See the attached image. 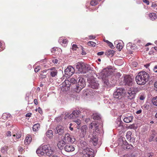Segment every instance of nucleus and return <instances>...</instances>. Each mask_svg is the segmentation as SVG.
<instances>
[{
    "label": "nucleus",
    "instance_id": "obj_44",
    "mask_svg": "<svg viewBox=\"0 0 157 157\" xmlns=\"http://www.w3.org/2000/svg\"><path fill=\"white\" fill-rule=\"evenodd\" d=\"M40 77L42 78H46V74H43V73H40Z\"/></svg>",
    "mask_w": 157,
    "mask_h": 157
},
{
    "label": "nucleus",
    "instance_id": "obj_7",
    "mask_svg": "<svg viewBox=\"0 0 157 157\" xmlns=\"http://www.w3.org/2000/svg\"><path fill=\"white\" fill-rule=\"evenodd\" d=\"M78 84H75L72 87L73 90L77 93L79 92L80 90L86 86L85 81L82 77H79Z\"/></svg>",
    "mask_w": 157,
    "mask_h": 157
},
{
    "label": "nucleus",
    "instance_id": "obj_3",
    "mask_svg": "<svg viewBox=\"0 0 157 157\" xmlns=\"http://www.w3.org/2000/svg\"><path fill=\"white\" fill-rule=\"evenodd\" d=\"M125 91L124 89L122 88H118L116 91H115L113 94L114 98L117 99L118 102H121L122 105H124L126 101L124 98V95Z\"/></svg>",
    "mask_w": 157,
    "mask_h": 157
},
{
    "label": "nucleus",
    "instance_id": "obj_24",
    "mask_svg": "<svg viewBox=\"0 0 157 157\" xmlns=\"http://www.w3.org/2000/svg\"><path fill=\"white\" fill-rule=\"evenodd\" d=\"M84 71L83 74L86 73L88 71L91 70V66L90 65L85 64L84 63Z\"/></svg>",
    "mask_w": 157,
    "mask_h": 157
},
{
    "label": "nucleus",
    "instance_id": "obj_35",
    "mask_svg": "<svg viewBox=\"0 0 157 157\" xmlns=\"http://www.w3.org/2000/svg\"><path fill=\"white\" fill-rule=\"evenodd\" d=\"M151 101L154 105L157 106V96L153 98L151 100Z\"/></svg>",
    "mask_w": 157,
    "mask_h": 157
},
{
    "label": "nucleus",
    "instance_id": "obj_23",
    "mask_svg": "<svg viewBox=\"0 0 157 157\" xmlns=\"http://www.w3.org/2000/svg\"><path fill=\"white\" fill-rule=\"evenodd\" d=\"M133 117L132 116H124L123 121L125 123H129L132 121Z\"/></svg>",
    "mask_w": 157,
    "mask_h": 157
},
{
    "label": "nucleus",
    "instance_id": "obj_10",
    "mask_svg": "<svg viewBox=\"0 0 157 157\" xmlns=\"http://www.w3.org/2000/svg\"><path fill=\"white\" fill-rule=\"evenodd\" d=\"M134 80L129 75H125L124 77V83L126 86H132Z\"/></svg>",
    "mask_w": 157,
    "mask_h": 157
},
{
    "label": "nucleus",
    "instance_id": "obj_46",
    "mask_svg": "<svg viewBox=\"0 0 157 157\" xmlns=\"http://www.w3.org/2000/svg\"><path fill=\"white\" fill-rule=\"evenodd\" d=\"M21 132H17L16 134V139H19L21 137Z\"/></svg>",
    "mask_w": 157,
    "mask_h": 157
},
{
    "label": "nucleus",
    "instance_id": "obj_36",
    "mask_svg": "<svg viewBox=\"0 0 157 157\" xmlns=\"http://www.w3.org/2000/svg\"><path fill=\"white\" fill-rule=\"evenodd\" d=\"M103 82L104 83V85L105 86H109V83L108 81V80L107 78L102 80Z\"/></svg>",
    "mask_w": 157,
    "mask_h": 157
},
{
    "label": "nucleus",
    "instance_id": "obj_37",
    "mask_svg": "<svg viewBox=\"0 0 157 157\" xmlns=\"http://www.w3.org/2000/svg\"><path fill=\"white\" fill-rule=\"evenodd\" d=\"M116 47L117 49L120 51L123 48V45L122 44L119 43L117 44Z\"/></svg>",
    "mask_w": 157,
    "mask_h": 157
},
{
    "label": "nucleus",
    "instance_id": "obj_8",
    "mask_svg": "<svg viewBox=\"0 0 157 157\" xmlns=\"http://www.w3.org/2000/svg\"><path fill=\"white\" fill-rule=\"evenodd\" d=\"M91 144H93L95 148L99 147L100 144L98 143V139L97 136L93 134L90 140Z\"/></svg>",
    "mask_w": 157,
    "mask_h": 157
},
{
    "label": "nucleus",
    "instance_id": "obj_29",
    "mask_svg": "<svg viewBox=\"0 0 157 157\" xmlns=\"http://www.w3.org/2000/svg\"><path fill=\"white\" fill-rule=\"evenodd\" d=\"M123 148L124 149H126L131 150L133 149V147L132 145L128 144L127 143V144H126V145H124V146H123Z\"/></svg>",
    "mask_w": 157,
    "mask_h": 157
},
{
    "label": "nucleus",
    "instance_id": "obj_60",
    "mask_svg": "<svg viewBox=\"0 0 157 157\" xmlns=\"http://www.w3.org/2000/svg\"><path fill=\"white\" fill-rule=\"evenodd\" d=\"M48 71L51 70V71H54L57 70L55 67H52L48 69Z\"/></svg>",
    "mask_w": 157,
    "mask_h": 157
},
{
    "label": "nucleus",
    "instance_id": "obj_40",
    "mask_svg": "<svg viewBox=\"0 0 157 157\" xmlns=\"http://www.w3.org/2000/svg\"><path fill=\"white\" fill-rule=\"evenodd\" d=\"M96 44L95 42L93 41H89L87 43V44L90 46H95Z\"/></svg>",
    "mask_w": 157,
    "mask_h": 157
},
{
    "label": "nucleus",
    "instance_id": "obj_56",
    "mask_svg": "<svg viewBox=\"0 0 157 157\" xmlns=\"http://www.w3.org/2000/svg\"><path fill=\"white\" fill-rule=\"evenodd\" d=\"M37 110H38V112H39V113H40V114L43 113L42 109L40 107H38L37 108Z\"/></svg>",
    "mask_w": 157,
    "mask_h": 157
},
{
    "label": "nucleus",
    "instance_id": "obj_41",
    "mask_svg": "<svg viewBox=\"0 0 157 157\" xmlns=\"http://www.w3.org/2000/svg\"><path fill=\"white\" fill-rule=\"evenodd\" d=\"M5 116L6 118H7L9 117H10L11 116V115L10 114H7L6 113H3L2 115L3 118H5Z\"/></svg>",
    "mask_w": 157,
    "mask_h": 157
},
{
    "label": "nucleus",
    "instance_id": "obj_58",
    "mask_svg": "<svg viewBox=\"0 0 157 157\" xmlns=\"http://www.w3.org/2000/svg\"><path fill=\"white\" fill-rule=\"evenodd\" d=\"M6 136H11V133L10 131H8L6 133Z\"/></svg>",
    "mask_w": 157,
    "mask_h": 157
},
{
    "label": "nucleus",
    "instance_id": "obj_16",
    "mask_svg": "<svg viewBox=\"0 0 157 157\" xmlns=\"http://www.w3.org/2000/svg\"><path fill=\"white\" fill-rule=\"evenodd\" d=\"M90 87L93 89H97L99 87V84L95 80L91 81L89 83Z\"/></svg>",
    "mask_w": 157,
    "mask_h": 157
},
{
    "label": "nucleus",
    "instance_id": "obj_14",
    "mask_svg": "<svg viewBox=\"0 0 157 157\" xmlns=\"http://www.w3.org/2000/svg\"><path fill=\"white\" fill-rule=\"evenodd\" d=\"M55 132L56 134H58L59 135H62L64 132V127L60 125H58L55 130Z\"/></svg>",
    "mask_w": 157,
    "mask_h": 157
},
{
    "label": "nucleus",
    "instance_id": "obj_62",
    "mask_svg": "<svg viewBox=\"0 0 157 157\" xmlns=\"http://www.w3.org/2000/svg\"><path fill=\"white\" fill-rule=\"evenodd\" d=\"M32 114V113H28L26 114L25 116L26 117H31Z\"/></svg>",
    "mask_w": 157,
    "mask_h": 157
},
{
    "label": "nucleus",
    "instance_id": "obj_52",
    "mask_svg": "<svg viewBox=\"0 0 157 157\" xmlns=\"http://www.w3.org/2000/svg\"><path fill=\"white\" fill-rule=\"evenodd\" d=\"M151 132L152 133V134L151 135H154V136H155L156 134V132L154 129H152L151 130Z\"/></svg>",
    "mask_w": 157,
    "mask_h": 157
},
{
    "label": "nucleus",
    "instance_id": "obj_32",
    "mask_svg": "<svg viewBox=\"0 0 157 157\" xmlns=\"http://www.w3.org/2000/svg\"><path fill=\"white\" fill-rule=\"evenodd\" d=\"M40 125L39 124L37 123L35 124L33 126V129L34 131H37L39 128H40Z\"/></svg>",
    "mask_w": 157,
    "mask_h": 157
},
{
    "label": "nucleus",
    "instance_id": "obj_15",
    "mask_svg": "<svg viewBox=\"0 0 157 157\" xmlns=\"http://www.w3.org/2000/svg\"><path fill=\"white\" fill-rule=\"evenodd\" d=\"M92 118L95 120H98V121H97L100 125H102V122L101 120L100 115L98 113H94L92 116Z\"/></svg>",
    "mask_w": 157,
    "mask_h": 157
},
{
    "label": "nucleus",
    "instance_id": "obj_27",
    "mask_svg": "<svg viewBox=\"0 0 157 157\" xmlns=\"http://www.w3.org/2000/svg\"><path fill=\"white\" fill-rule=\"evenodd\" d=\"M32 140L31 136L28 135L26 138L25 140V144L26 145L29 144L31 142Z\"/></svg>",
    "mask_w": 157,
    "mask_h": 157
},
{
    "label": "nucleus",
    "instance_id": "obj_5",
    "mask_svg": "<svg viewBox=\"0 0 157 157\" xmlns=\"http://www.w3.org/2000/svg\"><path fill=\"white\" fill-rule=\"evenodd\" d=\"M53 151L51 149H49L48 146V145H44L39 147L36 151V153L39 156H41L42 155H51Z\"/></svg>",
    "mask_w": 157,
    "mask_h": 157
},
{
    "label": "nucleus",
    "instance_id": "obj_54",
    "mask_svg": "<svg viewBox=\"0 0 157 157\" xmlns=\"http://www.w3.org/2000/svg\"><path fill=\"white\" fill-rule=\"evenodd\" d=\"M63 39H64V38L63 37L60 38L58 40L60 44H61L62 42V41H63Z\"/></svg>",
    "mask_w": 157,
    "mask_h": 157
},
{
    "label": "nucleus",
    "instance_id": "obj_6",
    "mask_svg": "<svg viewBox=\"0 0 157 157\" xmlns=\"http://www.w3.org/2000/svg\"><path fill=\"white\" fill-rule=\"evenodd\" d=\"M113 74L111 68H106L102 70L100 73L96 74V76L98 79L103 80L107 78Z\"/></svg>",
    "mask_w": 157,
    "mask_h": 157
},
{
    "label": "nucleus",
    "instance_id": "obj_34",
    "mask_svg": "<svg viewBox=\"0 0 157 157\" xmlns=\"http://www.w3.org/2000/svg\"><path fill=\"white\" fill-rule=\"evenodd\" d=\"M57 70L54 71H51L50 72V75L52 77H54L57 75Z\"/></svg>",
    "mask_w": 157,
    "mask_h": 157
},
{
    "label": "nucleus",
    "instance_id": "obj_9",
    "mask_svg": "<svg viewBox=\"0 0 157 157\" xmlns=\"http://www.w3.org/2000/svg\"><path fill=\"white\" fill-rule=\"evenodd\" d=\"M87 129L88 128L86 125H83L81 127L78 131L79 136L81 138H84L86 136Z\"/></svg>",
    "mask_w": 157,
    "mask_h": 157
},
{
    "label": "nucleus",
    "instance_id": "obj_33",
    "mask_svg": "<svg viewBox=\"0 0 157 157\" xmlns=\"http://www.w3.org/2000/svg\"><path fill=\"white\" fill-rule=\"evenodd\" d=\"M93 124L94 125V127H95V131L96 132H98L99 131V129L98 128V125L100 124L98 123H94Z\"/></svg>",
    "mask_w": 157,
    "mask_h": 157
},
{
    "label": "nucleus",
    "instance_id": "obj_22",
    "mask_svg": "<svg viewBox=\"0 0 157 157\" xmlns=\"http://www.w3.org/2000/svg\"><path fill=\"white\" fill-rule=\"evenodd\" d=\"M67 144L63 140H60L59 141L57 144V146L58 148L60 150H62L63 149H64V146Z\"/></svg>",
    "mask_w": 157,
    "mask_h": 157
},
{
    "label": "nucleus",
    "instance_id": "obj_30",
    "mask_svg": "<svg viewBox=\"0 0 157 157\" xmlns=\"http://www.w3.org/2000/svg\"><path fill=\"white\" fill-rule=\"evenodd\" d=\"M8 149V146H4L3 147H2L1 150V152L2 153L6 154L7 153V151Z\"/></svg>",
    "mask_w": 157,
    "mask_h": 157
},
{
    "label": "nucleus",
    "instance_id": "obj_39",
    "mask_svg": "<svg viewBox=\"0 0 157 157\" xmlns=\"http://www.w3.org/2000/svg\"><path fill=\"white\" fill-rule=\"evenodd\" d=\"M67 40L66 39H64V38L63 41H62V42L61 44L62 45V46L65 47L66 46L67 44Z\"/></svg>",
    "mask_w": 157,
    "mask_h": 157
},
{
    "label": "nucleus",
    "instance_id": "obj_43",
    "mask_svg": "<svg viewBox=\"0 0 157 157\" xmlns=\"http://www.w3.org/2000/svg\"><path fill=\"white\" fill-rule=\"evenodd\" d=\"M65 116H64V118L65 119H67V118H68L69 119H72V118H70L69 117L70 115L69 113H65Z\"/></svg>",
    "mask_w": 157,
    "mask_h": 157
},
{
    "label": "nucleus",
    "instance_id": "obj_19",
    "mask_svg": "<svg viewBox=\"0 0 157 157\" xmlns=\"http://www.w3.org/2000/svg\"><path fill=\"white\" fill-rule=\"evenodd\" d=\"M81 113V111L79 110H75L73 111L72 113L70 114L69 117L70 118H72V119L75 118L76 117H78Z\"/></svg>",
    "mask_w": 157,
    "mask_h": 157
},
{
    "label": "nucleus",
    "instance_id": "obj_21",
    "mask_svg": "<svg viewBox=\"0 0 157 157\" xmlns=\"http://www.w3.org/2000/svg\"><path fill=\"white\" fill-rule=\"evenodd\" d=\"M118 143L120 145L124 146V145L127 144V142L125 140V138L122 136H121L118 140Z\"/></svg>",
    "mask_w": 157,
    "mask_h": 157
},
{
    "label": "nucleus",
    "instance_id": "obj_53",
    "mask_svg": "<svg viewBox=\"0 0 157 157\" xmlns=\"http://www.w3.org/2000/svg\"><path fill=\"white\" fill-rule=\"evenodd\" d=\"M77 48V45L76 44H73L72 45V49L74 50H76V48Z\"/></svg>",
    "mask_w": 157,
    "mask_h": 157
},
{
    "label": "nucleus",
    "instance_id": "obj_38",
    "mask_svg": "<svg viewBox=\"0 0 157 157\" xmlns=\"http://www.w3.org/2000/svg\"><path fill=\"white\" fill-rule=\"evenodd\" d=\"M98 4V2L96 0H92L90 2V5L92 6H94Z\"/></svg>",
    "mask_w": 157,
    "mask_h": 157
},
{
    "label": "nucleus",
    "instance_id": "obj_26",
    "mask_svg": "<svg viewBox=\"0 0 157 157\" xmlns=\"http://www.w3.org/2000/svg\"><path fill=\"white\" fill-rule=\"evenodd\" d=\"M46 138H51L53 136V132L52 130H48L46 133Z\"/></svg>",
    "mask_w": 157,
    "mask_h": 157
},
{
    "label": "nucleus",
    "instance_id": "obj_42",
    "mask_svg": "<svg viewBox=\"0 0 157 157\" xmlns=\"http://www.w3.org/2000/svg\"><path fill=\"white\" fill-rule=\"evenodd\" d=\"M149 107L148 105L145 104L141 106V108L145 109H147Z\"/></svg>",
    "mask_w": 157,
    "mask_h": 157
},
{
    "label": "nucleus",
    "instance_id": "obj_1",
    "mask_svg": "<svg viewBox=\"0 0 157 157\" xmlns=\"http://www.w3.org/2000/svg\"><path fill=\"white\" fill-rule=\"evenodd\" d=\"M81 147L82 149L83 157H93L94 156V151L91 148L89 147L87 142L83 140L80 142Z\"/></svg>",
    "mask_w": 157,
    "mask_h": 157
},
{
    "label": "nucleus",
    "instance_id": "obj_61",
    "mask_svg": "<svg viewBox=\"0 0 157 157\" xmlns=\"http://www.w3.org/2000/svg\"><path fill=\"white\" fill-rule=\"evenodd\" d=\"M154 90L157 91V82L154 84Z\"/></svg>",
    "mask_w": 157,
    "mask_h": 157
},
{
    "label": "nucleus",
    "instance_id": "obj_18",
    "mask_svg": "<svg viewBox=\"0 0 157 157\" xmlns=\"http://www.w3.org/2000/svg\"><path fill=\"white\" fill-rule=\"evenodd\" d=\"M64 149L66 152H70L74 151L75 148L73 145L70 144H67L65 146Z\"/></svg>",
    "mask_w": 157,
    "mask_h": 157
},
{
    "label": "nucleus",
    "instance_id": "obj_31",
    "mask_svg": "<svg viewBox=\"0 0 157 157\" xmlns=\"http://www.w3.org/2000/svg\"><path fill=\"white\" fill-rule=\"evenodd\" d=\"M149 17L150 19L152 21L155 19L157 18L155 13H150L149 14Z\"/></svg>",
    "mask_w": 157,
    "mask_h": 157
},
{
    "label": "nucleus",
    "instance_id": "obj_47",
    "mask_svg": "<svg viewBox=\"0 0 157 157\" xmlns=\"http://www.w3.org/2000/svg\"><path fill=\"white\" fill-rule=\"evenodd\" d=\"M155 136H154V135H151L150 137L149 138L148 140L149 142H151L153 140Z\"/></svg>",
    "mask_w": 157,
    "mask_h": 157
},
{
    "label": "nucleus",
    "instance_id": "obj_57",
    "mask_svg": "<svg viewBox=\"0 0 157 157\" xmlns=\"http://www.w3.org/2000/svg\"><path fill=\"white\" fill-rule=\"evenodd\" d=\"M139 98L141 100H143L145 99V97L144 95H140Z\"/></svg>",
    "mask_w": 157,
    "mask_h": 157
},
{
    "label": "nucleus",
    "instance_id": "obj_17",
    "mask_svg": "<svg viewBox=\"0 0 157 157\" xmlns=\"http://www.w3.org/2000/svg\"><path fill=\"white\" fill-rule=\"evenodd\" d=\"M115 126L117 129H122L124 128L123 122L121 120H118L116 121Z\"/></svg>",
    "mask_w": 157,
    "mask_h": 157
},
{
    "label": "nucleus",
    "instance_id": "obj_48",
    "mask_svg": "<svg viewBox=\"0 0 157 157\" xmlns=\"http://www.w3.org/2000/svg\"><path fill=\"white\" fill-rule=\"evenodd\" d=\"M40 69V67L39 66H37L34 69V71L35 72H38Z\"/></svg>",
    "mask_w": 157,
    "mask_h": 157
},
{
    "label": "nucleus",
    "instance_id": "obj_51",
    "mask_svg": "<svg viewBox=\"0 0 157 157\" xmlns=\"http://www.w3.org/2000/svg\"><path fill=\"white\" fill-rule=\"evenodd\" d=\"M153 70L154 72L157 73V65H155L154 66Z\"/></svg>",
    "mask_w": 157,
    "mask_h": 157
},
{
    "label": "nucleus",
    "instance_id": "obj_64",
    "mask_svg": "<svg viewBox=\"0 0 157 157\" xmlns=\"http://www.w3.org/2000/svg\"><path fill=\"white\" fill-rule=\"evenodd\" d=\"M50 155L48 157H59L58 155H52V153L51 155Z\"/></svg>",
    "mask_w": 157,
    "mask_h": 157
},
{
    "label": "nucleus",
    "instance_id": "obj_49",
    "mask_svg": "<svg viewBox=\"0 0 157 157\" xmlns=\"http://www.w3.org/2000/svg\"><path fill=\"white\" fill-rule=\"evenodd\" d=\"M52 62L54 64H57L58 62V60L56 59H52Z\"/></svg>",
    "mask_w": 157,
    "mask_h": 157
},
{
    "label": "nucleus",
    "instance_id": "obj_55",
    "mask_svg": "<svg viewBox=\"0 0 157 157\" xmlns=\"http://www.w3.org/2000/svg\"><path fill=\"white\" fill-rule=\"evenodd\" d=\"M154 51L153 49H152V48H151V50L150 51L149 53V55H154Z\"/></svg>",
    "mask_w": 157,
    "mask_h": 157
},
{
    "label": "nucleus",
    "instance_id": "obj_2",
    "mask_svg": "<svg viewBox=\"0 0 157 157\" xmlns=\"http://www.w3.org/2000/svg\"><path fill=\"white\" fill-rule=\"evenodd\" d=\"M150 78L149 74L145 71H141L138 73L136 76L135 80L139 85L145 84L148 81Z\"/></svg>",
    "mask_w": 157,
    "mask_h": 157
},
{
    "label": "nucleus",
    "instance_id": "obj_45",
    "mask_svg": "<svg viewBox=\"0 0 157 157\" xmlns=\"http://www.w3.org/2000/svg\"><path fill=\"white\" fill-rule=\"evenodd\" d=\"M132 132L130 131L128 132L127 133V134L126 135V137L127 139L128 137H130L131 136V135H132Z\"/></svg>",
    "mask_w": 157,
    "mask_h": 157
},
{
    "label": "nucleus",
    "instance_id": "obj_28",
    "mask_svg": "<svg viewBox=\"0 0 157 157\" xmlns=\"http://www.w3.org/2000/svg\"><path fill=\"white\" fill-rule=\"evenodd\" d=\"M90 93L89 90L88 89H86V90H84L83 91L82 94L86 98H88L90 94Z\"/></svg>",
    "mask_w": 157,
    "mask_h": 157
},
{
    "label": "nucleus",
    "instance_id": "obj_12",
    "mask_svg": "<svg viewBox=\"0 0 157 157\" xmlns=\"http://www.w3.org/2000/svg\"><path fill=\"white\" fill-rule=\"evenodd\" d=\"M76 68L77 70V72L78 74H83L84 71V63L82 62H79L76 63Z\"/></svg>",
    "mask_w": 157,
    "mask_h": 157
},
{
    "label": "nucleus",
    "instance_id": "obj_63",
    "mask_svg": "<svg viewBox=\"0 0 157 157\" xmlns=\"http://www.w3.org/2000/svg\"><path fill=\"white\" fill-rule=\"evenodd\" d=\"M104 52H100L97 53V55L98 56H100L102 55L103 54Z\"/></svg>",
    "mask_w": 157,
    "mask_h": 157
},
{
    "label": "nucleus",
    "instance_id": "obj_59",
    "mask_svg": "<svg viewBox=\"0 0 157 157\" xmlns=\"http://www.w3.org/2000/svg\"><path fill=\"white\" fill-rule=\"evenodd\" d=\"M108 45L111 48H112V49L113 48L114 46H113V44L112 43H111V42H110L109 43Z\"/></svg>",
    "mask_w": 157,
    "mask_h": 157
},
{
    "label": "nucleus",
    "instance_id": "obj_20",
    "mask_svg": "<svg viewBox=\"0 0 157 157\" xmlns=\"http://www.w3.org/2000/svg\"><path fill=\"white\" fill-rule=\"evenodd\" d=\"M128 95H127V98L128 99L132 100L135 98L136 95V92L134 90H128Z\"/></svg>",
    "mask_w": 157,
    "mask_h": 157
},
{
    "label": "nucleus",
    "instance_id": "obj_4",
    "mask_svg": "<svg viewBox=\"0 0 157 157\" xmlns=\"http://www.w3.org/2000/svg\"><path fill=\"white\" fill-rule=\"evenodd\" d=\"M75 77L76 76L74 75L70 79L65 80L60 86L61 91H66L70 89V86L76 83L77 81L75 79Z\"/></svg>",
    "mask_w": 157,
    "mask_h": 157
},
{
    "label": "nucleus",
    "instance_id": "obj_11",
    "mask_svg": "<svg viewBox=\"0 0 157 157\" xmlns=\"http://www.w3.org/2000/svg\"><path fill=\"white\" fill-rule=\"evenodd\" d=\"M63 140L67 144H68L69 143H73L75 140V138L71 136L68 133L65 134Z\"/></svg>",
    "mask_w": 157,
    "mask_h": 157
},
{
    "label": "nucleus",
    "instance_id": "obj_50",
    "mask_svg": "<svg viewBox=\"0 0 157 157\" xmlns=\"http://www.w3.org/2000/svg\"><path fill=\"white\" fill-rule=\"evenodd\" d=\"M147 157H154L153 155V153H148L147 155Z\"/></svg>",
    "mask_w": 157,
    "mask_h": 157
},
{
    "label": "nucleus",
    "instance_id": "obj_25",
    "mask_svg": "<svg viewBox=\"0 0 157 157\" xmlns=\"http://www.w3.org/2000/svg\"><path fill=\"white\" fill-rule=\"evenodd\" d=\"M114 51L113 50L109 49L107 50L105 52V55L109 57H112L113 56Z\"/></svg>",
    "mask_w": 157,
    "mask_h": 157
},
{
    "label": "nucleus",
    "instance_id": "obj_13",
    "mask_svg": "<svg viewBox=\"0 0 157 157\" xmlns=\"http://www.w3.org/2000/svg\"><path fill=\"white\" fill-rule=\"evenodd\" d=\"M74 68L71 66H69L64 70L65 74L69 76H71L75 72Z\"/></svg>",
    "mask_w": 157,
    "mask_h": 157
}]
</instances>
